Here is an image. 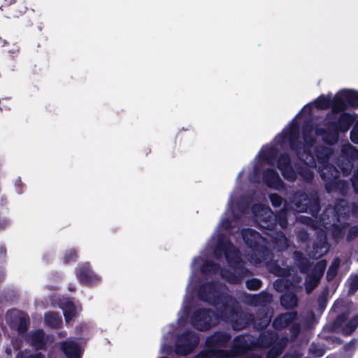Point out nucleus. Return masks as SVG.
<instances>
[{
  "label": "nucleus",
  "instance_id": "nucleus-25",
  "mask_svg": "<svg viewBox=\"0 0 358 358\" xmlns=\"http://www.w3.org/2000/svg\"><path fill=\"white\" fill-rule=\"evenodd\" d=\"M358 324V317H354L350 321V329L347 331V333H351L357 327Z\"/></svg>",
  "mask_w": 358,
  "mask_h": 358
},
{
  "label": "nucleus",
  "instance_id": "nucleus-3",
  "mask_svg": "<svg viewBox=\"0 0 358 358\" xmlns=\"http://www.w3.org/2000/svg\"><path fill=\"white\" fill-rule=\"evenodd\" d=\"M278 167L287 180H294L296 178V174L289 166V159L287 157L283 156L279 159Z\"/></svg>",
  "mask_w": 358,
  "mask_h": 358
},
{
  "label": "nucleus",
  "instance_id": "nucleus-33",
  "mask_svg": "<svg viewBox=\"0 0 358 358\" xmlns=\"http://www.w3.org/2000/svg\"><path fill=\"white\" fill-rule=\"evenodd\" d=\"M211 267H212V268H211L210 269H209L210 271H211V270H213V271H215V265L211 266Z\"/></svg>",
  "mask_w": 358,
  "mask_h": 358
},
{
  "label": "nucleus",
  "instance_id": "nucleus-28",
  "mask_svg": "<svg viewBox=\"0 0 358 358\" xmlns=\"http://www.w3.org/2000/svg\"><path fill=\"white\" fill-rule=\"evenodd\" d=\"M318 267L320 268V272H319L317 278H319L322 275L323 271L324 269V267H325V264L322 262H320L318 263ZM317 280L318 279L315 280V282L317 281Z\"/></svg>",
  "mask_w": 358,
  "mask_h": 358
},
{
  "label": "nucleus",
  "instance_id": "nucleus-6",
  "mask_svg": "<svg viewBox=\"0 0 358 358\" xmlns=\"http://www.w3.org/2000/svg\"><path fill=\"white\" fill-rule=\"evenodd\" d=\"M66 322H69L80 311V307L74 305L71 301L66 302L62 306Z\"/></svg>",
  "mask_w": 358,
  "mask_h": 358
},
{
  "label": "nucleus",
  "instance_id": "nucleus-4",
  "mask_svg": "<svg viewBox=\"0 0 358 358\" xmlns=\"http://www.w3.org/2000/svg\"><path fill=\"white\" fill-rule=\"evenodd\" d=\"M78 277L82 282L89 284L94 283L100 280L99 275L87 266L80 270Z\"/></svg>",
  "mask_w": 358,
  "mask_h": 358
},
{
  "label": "nucleus",
  "instance_id": "nucleus-37",
  "mask_svg": "<svg viewBox=\"0 0 358 358\" xmlns=\"http://www.w3.org/2000/svg\"><path fill=\"white\" fill-rule=\"evenodd\" d=\"M11 314L16 315V314H17V313H15V312H13V313H11Z\"/></svg>",
  "mask_w": 358,
  "mask_h": 358
},
{
  "label": "nucleus",
  "instance_id": "nucleus-24",
  "mask_svg": "<svg viewBox=\"0 0 358 358\" xmlns=\"http://www.w3.org/2000/svg\"><path fill=\"white\" fill-rule=\"evenodd\" d=\"M358 288V277H355L351 280L350 291L354 292Z\"/></svg>",
  "mask_w": 358,
  "mask_h": 358
},
{
  "label": "nucleus",
  "instance_id": "nucleus-16",
  "mask_svg": "<svg viewBox=\"0 0 358 358\" xmlns=\"http://www.w3.org/2000/svg\"><path fill=\"white\" fill-rule=\"evenodd\" d=\"M296 299L294 296L290 295H284L281 298V303L286 308H291L296 304Z\"/></svg>",
  "mask_w": 358,
  "mask_h": 358
},
{
  "label": "nucleus",
  "instance_id": "nucleus-17",
  "mask_svg": "<svg viewBox=\"0 0 358 358\" xmlns=\"http://www.w3.org/2000/svg\"><path fill=\"white\" fill-rule=\"evenodd\" d=\"M339 266V260L335 259L330 267L329 268L328 272H327V278L328 279H332L336 274L338 268Z\"/></svg>",
  "mask_w": 358,
  "mask_h": 358
},
{
  "label": "nucleus",
  "instance_id": "nucleus-14",
  "mask_svg": "<svg viewBox=\"0 0 358 358\" xmlns=\"http://www.w3.org/2000/svg\"><path fill=\"white\" fill-rule=\"evenodd\" d=\"M317 134L311 127H307L304 129L303 138L307 145H310L313 143L314 136Z\"/></svg>",
  "mask_w": 358,
  "mask_h": 358
},
{
  "label": "nucleus",
  "instance_id": "nucleus-5",
  "mask_svg": "<svg viewBox=\"0 0 358 358\" xmlns=\"http://www.w3.org/2000/svg\"><path fill=\"white\" fill-rule=\"evenodd\" d=\"M243 238L246 244L250 247H252L253 244L257 245L264 242V238L258 233L251 229L245 231L243 234Z\"/></svg>",
  "mask_w": 358,
  "mask_h": 358
},
{
  "label": "nucleus",
  "instance_id": "nucleus-9",
  "mask_svg": "<svg viewBox=\"0 0 358 358\" xmlns=\"http://www.w3.org/2000/svg\"><path fill=\"white\" fill-rule=\"evenodd\" d=\"M264 180L270 187H273L274 188H279L281 187V182L279 176L273 171H268L265 173Z\"/></svg>",
  "mask_w": 358,
  "mask_h": 358
},
{
  "label": "nucleus",
  "instance_id": "nucleus-13",
  "mask_svg": "<svg viewBox=\"0 0 358 358\" xmlns=\"http://www.w3.org/2000/svg\"><path fill=\"white\" fill-rule=\"evenodd\" d=\"M354 117L351 115L344 114L342 115L340 123H339V129L342 131H345L348 129Z\"/></svg>",
  "mask_w": 358,
  "mask_h": 358
},
{
  "label": "nucleus",
  "instance_id": "nucleus-19",
  "mask_svg": "<svg viewBox=\"0 0 358 358\" xmlns=\"http://www.w3.org/2000/svg\"><path fill=\"white\" fill-rule=\"evenodd\" d=\"M225 255L227 259H228L229 263H231L232 257L234 256V258L236 259L238 258L237 252L233 246H231L225 252Z\"/></svg>",
  "mask_w": 358,
  "mask_h": 358
},
{
  "label": "nucleus",
  "instance_id": "nucleus-20",
  "mask_svg": "<svg viewBox=\"0 0 358 358\" xmlns=\"http://www.w3.org/2000/svg\"><path fill=\"white\" fill-rule=\"evenodd\" d=\"M16 358H42L40 353L34 355L30 354L29 352H20L17 355Z\"/></svg>",
  "mask_w": 358,
  "mask_h": 358
},
{
  "label": "nucleus",
  "instance_id": "nucleus-38",
  "mask_svg": "<svg viewBox=\"0 0 358 358\" xmlns=\"http://www.w3.org/2000/svg\"><path fill=\"white\" fill-rule=\"evenodd\" d=\"M322 138L324 140V141H327V138H325L324 136H322Z\"/></svg>",
  "mask_w": 358,
  "mask_h": 358
},
{
  "label": "nucleus",
  "instance_id": "nucleus-23",
  "mask_svg": "<svg viewBox=\"0 0 358 358\" xmlns=\"http://www.w3.org/2000/svg\"><path fill=\"white\" fill-rule=\"evenodd\" d=\"M351 140L355 143H358V126H355L351 132Z\"/></svg>",
  "mask_w": 358,
  "mask_h": 358
},
{
  "label": "nucleus",
  "instance_id": "nucleus-29",
  "mask_svg": "<svg viewBox=\"0 0 358 358\" xmlns=\"http://www.w3.org/2000/svg\"><path fill=\"white\" fill-rule=\"evenodd\" d=\"M201 262H202V260L200 258L194 259L193 260L192 264H193L194 266L197 267V266H200Z\"/></svg>",
  "mask_w": 358,
  "mask_h": 358
},
{
  "label": "nucleus",
  "instance_id": "nucleus-18",
  "mask_svg": "<svg viewBox=\"0 0 358 358\" xmlns=\"http://www.w3.org/2000/svg\"><path fill=\"white\" fill-rule=\"evenodd\" d=\"M297 154L306 165L312 166L314 164L313 157L309 154L306 153V156H304L301 149L297 151Z\"/></svg>",
  "mask_w": 358,
  "mask_h": 358
},
{
  "label": "nucleus",
  "instance_id": "nucleus-22",
  "mask_svg": "<svg viewBox=\"0 0 358 358\" xmlns=\"http://www.w3.org/2000/svg\"><path fill=\"white\" fill-rule=\"evenodd\" d=\"M247 287L250 289H257L260 287V282L258 280L248 281Z\"/></svg>",
  "mask_w": 358,
  "mask_h": 358
},
{
  "label": "nucleus",
  "instance_id": "nucleus-32",
  "mask_svg": "<svg viewBox=\"0 0 358 358\" xmlns=\"http://www.w3.org/2000/svg\"><path fill=\"white\" fill-rule=\"evenodd\" d=\"M224 277L227 278L229 281H236V280H234V279H231L230 278H228L227 275H225L224 274H223Z\"/></svg>",
  "mask_w": 358,
  "mask_h": 358
},
{
  "label": "nucleus",
  "instance_id": "nucleus-35",
  "mask_svg": "<svg viewBox=\"0 0 358 358\" xmlns=\"http://www.w3.org/2000/svg\"><path fill=\"white\" fill-rule=\"evenodd\" d=\"M234 259V256L232 257V261H231V263H230L231 264H234V262H236V259Z\"/></svg>",
  "mask_w": 358,
  "mask_h": 358
},
{
  "label": "nucleus",
  "instance_id": "nucleus-1",
  "mask_svg": "<svg viewBox=\"0 0 358 358\" xmlns=\"http://www.w3.org/2000/svg\"><path fill=\"white\" fill-rule=\"evenodd\" d=\"M347 106L358 107V92L351 90H343L334 96V110H343Z\"/></svg>",
  "mask_w": 358,
  "mask_h": 358
},
{
  "label": "nucleus",
  "instance_id": "nucleus-26",
  "mask_svg": "<svg viewBox=\"0 0 358 358\" xmlns=\"http://www.w3.org/2000/svg\"><path fill=\"white\" fill-rule=\"evenodd\" d=\"M191 350V348L189 346L185 347L184 349H181L180 346H177L176 349V352L180 355H186Z\"/></svg>",
  "mask_w": 358,
  "mask_h": 358
},
{
  "label": "nucleus",
  "instance_id": "nucleus-31",
  "mask_svg": "<svg viewBox=\"0 0 358 358\" xmlns=\"http://www.w3.org/2000/svg\"><path fill=\"white\" fill-rule=\"evenodd\" d=\"M222 225L225 227V228H227L229 227V224H226L224 221L222 222Z\"/></svg>",
  "mask_w": 358,
  "mask_h": 358
},
{
  "label": "nucleus",
  "instance_id": "nucleus-12",
  "mask_svg": "<svg viewBox=\"0 0 358 358\" xmlns=\"http://www.w3.org/2000/svg\"><path fill=\"white\" fill-rule=\"evenodd\" d=\"M334 99L331 101L329 97L320 96L315 101V106L320 109H325L331 106L334 109Z\"/></svg>",
  "mask_w": 358,
  "mask_h": 358
},
{
  "label": "nucleus",
  "instance_id": "nucleus-7",
  "mask_svg": "<svg viewBox=\"0 0 358 358\" xmlns=\"http://www.w3.org/2000/svg\"><path fill=\"white\" fill-rule=\"evenodd\" d=\"M210 316V312L202 310L199 313L194 321V326L201 330L207 329L210 327V324L208 323Z\"/></svg>",
  "mask_w": 358,
  "mask_h": 358
},
{
  "label": "nucleus",
  "instance_id": "nucleus-11",
  "mask_svg": "<svg viewBox=\"0 0 358 358\" xmlns=\"http://www.w3.org/2000/svg\"><path fill=\"white\" fill-rule=\"evenodd\" d=\"M292 319L293 315L291 313L283 314L275 320L273 325L275 328L281 329L287 325Z\"/></svg>",
  "mask_w": 358,
  "mask_h": 358
},
{
  "label": "nucleus",
  "instance_id": "nucleus-10",
  "mask_svg": "<svg viewBox=\"0 0 358 358\" xmlns=\"http://www.w3.org/2000/svg\"><path fill=\"white\" fill-rule=\"evenodd\" d=\"M45 322L51 327H57L62 324V319L55 313H48L45 315Z\"/></svg>",
  "mask_w": 358,
  "mask_h": 358
},
{
  "label": "nucleus",
  "instance_id": "nucleus-34",
  "mask_svg": "<svg viewBox=\"0 0 358 358\" xmlns=\"http://www.w3.org/2000/svg\"><path fill=\"white\" fill-rule=\"evenodd\" d=\"M202 271L205 272L206 271L208 270V268H206L205 266H203L202 268Z\"/></svg>",
  "mask_w": 358,
  "mask_h": 358
},
{
  "label": "nucleus",
  "instance_id": "nucleus-2",
  "mask_svg": "<svg viewBox=\"0 0 358 358\" xmlns=\"http://www.w3.org/2000/svg\"><path fill=\"white\" fill-rule=\"evenodd\" d=\"M60 348L67 358H81V348L73 341H64L60 343Z\"/></svg>",
  "mask_w": 358,
  "mask_h": 358
},
{
  "label": "nucleus",
  "instance_id": "nucleus-30",
  "mask_svg": "<svg viewBox=\"0 0 358 358\" xmlns=\"http://www.w3.org/2000/svg\"><path fill=\"white\" fill-rule=\"evenodd\" d=\"M303 176L306 179L309 180L312 178V173L310 171L306 172L305 174H303Z\"/></svg>",
  "mask_w": 358,
  "mask_h": 358
},
{
  "label": "nucleus",
  "instance_id": "nucleus-27",
  "mask_svg": "<svg viewBox=\"0 0 358 358\" xmlns=\"http://www.w3.org/2000/svg\"><path fill=\"white\" fill-rule=\"evenodd\" d=\"M20 324L19 327V330L20 331H23L26 329V320L22 317H20Z\"/></svg>",
  "mask_w": 358,
  "mask_h": 358
},
{
  "label": "nucleus",
  "instance_id": "nucleus-8",
  "mask_svg": "<svg viewBox=\"0 0 358 358\" xmlns=\"http://www.w3.org/2000/svg\"><path fill=\"white\" fill-rule=\"evenodd\" d=\"M29 343L37 349L42 348L45 345V338L41 331H37L29 335Z\"/></svg>",
  "mask_w": 358,
  "mask_h": 358
},
{
  "label": "nucleus",
  "instance_id": "nucleus-15",
  "mask_svg": "<svg viewBox=\"0 0 358 358\" xmlns=\"http://www.w3.org/2000/svg\"><path fill=\"white\" fill-rule=\"evenodd\" d=\"M253 210L255 216L259 219L262 217H268L271 214L270 209L265 206H257Z\"/></svg>",
  "mask_w": 358,
  "mask_h": 358
},
{
  "label": "nucleus",
  "instance_id": "nucleus-21",
  "mask_svg": "<svg viewBox=\"0 0 358 358\" xmlns=\"http://www.w3.org/2000/svg\"><path fill=\"white\" fill-rule=\"evenodd\" d=\"M270 199L274 206H279L282 203V199L277 194H271Z\"/></svg>",
  "mask_w": 358,
  "mask_h": 358
},
{
  "label": "nucleus",
  "instance_id": "nucleus-36",
  "mask_svg": "<svg viewBox=\"0 0 358 358\" xmlns=\"http://www.w3.org/2000/svg\"><path fill=\"white\" fill-rule=\"evenodd\" d=\"M303 152L304 153H306V148H303Z\"/></svg>",
  "mask_w": 358,
  "mask_h": 358
}]
</instances>
